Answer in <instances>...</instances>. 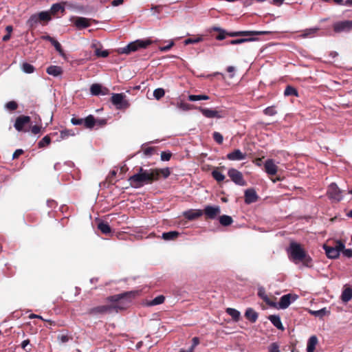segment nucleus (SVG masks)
Here are the masks:
<instances>
[{"mask_svg":"<svg viewBox=\"0 0 352 352\" xmlns=\"http://www.w3.org/2000/svg\"><path fill=\"white\" fill-rule=\"evenodd\" d=\"M138 294V292L136 291H131L110 296L107 297V301L114 302L115 304L97 306L89 309L87 313L91 316H98L111 313L112 311L118 312L119 311L124 310L129 307L131 300Z\"/></svg>","mask_w":352,"mask_h":352,"instance_id":"f257e3e1","label":"nucleus"},{"mask_svg":"<svg viewBox=\"0 0 352 352\" xmlns=\"http://www.w3.org/2000/svg\"><path fill=\"white\" fill-rule=\"evenodd\" d=\"M157 173L153 168L145 170L142 167L139 168L138 173L129 178L130 184L133 188H140L145 184H152L157 181Z\"/></svg>","mask_w":352,"mask_h":352,"instance_id":"f03ea898","label":"nucleus"},{"mask_svg":"<svg viewBox=\"0 0 352 352\" xmlns=\"http://www.w3.org/2000/svg\"><path fill=\"white\" fill-rule=\"evenodd\" d=\"M288 254L289 258L295 263L309 259V257L307 258L306 252L302 248L300 245L295 242L290 243L288 249Z\"/></svg>","mask_w":352,"mask_h":352,"instance_id":"7ed1b4c3","label":"nucleus"},{"mask_svg":"<svg viewBox=\"0 0 352 352\" xmlns=\"http://www.w3.org/2000/svg\"><path fill=\"white\" fill-rule=\"evenodd\" d=\"M52 19L48 12L43 11L38 14H32L27 21L26 25L30 29H34L38 23H47Z\"/></svg>","mask_w":352,"mask_h":352,"instance_id":"20e7f679","label":"nucleus"},{"mask_svg":"<svg viewBox=\"0 0 352 352\" xmlns=\"http://www.w3.org/2000/svg\"><path fill=\"white\" fill-rule=\"evenodd\" d=\"M151 44V41L150 40H137L135 41L130 43L124 47L120 48L118 52L120 54H129L131 52H135L140 48H146Z\"/></svg>","mask_w":352,"mask_h":352,"instance_id":"39448f33","label":"nucleus"},{"mask_svg":"<svg viewBox=\"0 0 352 352\" xmlns=\"http://www.w3.org/2000/svg\"><path fill=\"white\" fill-rule=\"evenodd\" d=\"M345 248V245L341 241H337L333 246H329L327 245H323V249L325 251V254L329 258L335 259L338 258L340 253L342 250Z\"/></svg>","mask_w":352,"mask_h":352,"instance_id":"423d86ee","label":"nucleus"},{"mask_svg":"<svg viewBox=\"0 0 352 352\" xmlns=\"http://www.w3.org/2000/svg\"><path fill=\"white\" fill-rule=\"evenodd\" d=\"M126 95L124 93L112 94L111 102L117 109H126L130 107L129 102L126 99Z\"/></svg>","mask_w":352,"mask_h":352,"instance_id":"0eeeda50","label":"nucleus"},{"mask_svg":"<svg viewBox=\"0 0 352 352\" xmlns=\"http://www.w3.org/2000/svg\"><path fill=\"white\" fill-rule=\"evenodd\" d=\"M265 34V32L262 31H236L227 32L226 30L221 29V41L223 40L227 36L231 37L235 36H258Z\"/></svg>","mask_w":352,"mask_h":352,"instance_id":"6e6552de","label":"nucleus"},{"mask_svg":"<svg viewBox=\"0 0 352 352\" xmlns=\"http://www.w3.org/2000/svg\"><path fill=\"white\" fill-rule=\"evenodd\" d=\"M327 193L332 201L339 202L343 199L342 192L336 183H331L329 186Z\"/></svg>","mask_w":352,"mask_h":352,"instance_id":"1a4fd4ad","label":"nucleus"},{"mask_svg":"<svg viewBox=\"0 0 352 352\" xmlns=\"http://www.w3.org/2000/svg\"><path fill=\"white\" fill-rule=\"evenodd\" d=\"M228 175L231 180L236 184L241 186L246 185V182L243 179V174L238 170L231 168L228 170Z\"/></svg>","mask_w":352,"mask_h":352,"instance_id":"9d476101","label":"nucleus"},{"mask_svg":"<svg viewBox=\"0 0 352 352\" xmlns=\"http://www.w3.org/2000/svg\"><path fill=\"white\" fill-rule=\"evenodd\" d=\"M298 298V296L292 295L290 294L283 295L280 297L278 302V307L281 309L287 308L290 304L294 302Z\"/></svg>","mask_w":352,"mask_h":352,"instance_id":"9b49d317","label":"nucleus"},{"mask_svg":"<svg viewBox=\"0 0 352 352\" xmlns=\"http://www.w3.org/2000/svg\"><path fill=\"white\" fill-rule=\"evenodd\" d=\"M352 30V21L346 20L338 21L333 24V30L336 32H349Z\"/></svg>","mask_w":352,"mask_h":352,"instance_id":"f8f14e48","label":"nucleus"},{"mask_svg":"<svg viewBox=\"0 0 352 352\" xmlns=\"http://www.w3.org/2000/svg\"><path fill=\"white\" fill-rule=\"evenodd\" d=\"M90 92L93 96H105L109 94V90L108 88L102 87L100 84L94 83L90 87Z\"/></svg>","mask_w":352,"mask_h":352,"instance_id":"ddd939ff","label":"nucleus"},{"mask_svg":"<svg viewBox=\"0 0 352 352\" xmlns=\"http://www.w3.org/2000/svg\"><path fill=\"white\" fill-rule=\"evenodd\" d=\"M30 121L31 119L30 116H20L16 118L14 126L18 131H22L24 126L29 124Z\"/></svg>","mask_w":352,"mask_h":352,"instance_id":"4468645a","label":"nucleus"},{"mask_svg":"<svg viewBox=\"0 0 352 352\" xmlns=\"http://www.w3.org/2000/svg\"><path fill=\"white\" fill-rule=\"evenodd\" d=\"M91 21H94V20L85 17L77 16L75 18L74 23L78 29H83L89 27L91 25Z\"/></svg>","mask_w":352,"mask_h":352,"instance_id":"2eb2a0df","label":"nucleus"},{"mask_svg":"<svg viewBox=\"0 0 352 352\" xmlns=\"http://www.w3.org/2000/svg\"><path fill=\"white\" fill-rule=\"evenodd\" d=\"M265 171L269 175H275L278 171V166L272 159H268L264 163Z\"/></svg>","mask_w":352,"mask_h":352,"instance_id":"dca6fc26","label":"nucleus"},{"mask_svg":"<svg viewBox=\"0 0 352 352\" xmlns=\"http://www.w3.org/2000/svg\"><path fill=\"white\" fill-rule=\"evenodd\" d=\"M226 158L230 161H241L246 158V154L239 149H235L227 154Z\"/></svg>","mask_w":352,"mask_h":352,"instance_id":"f3484780","label":"nucleus"},{"mask_svg":"<svg viewBox=\"0 0 352 352\" xmlns=\"http://www.w3.org/2000/svg\"><path fill=\"white\" fill-rule=\"evenodd\" d=\"M258 195L253 188H248L245 191V202L248 204L254 203L258 200Z\"/></svg>","mask_w":352,"mask_h":352,"instance_id":"a211bd4d","label":"nucleus"},{"mask_svg":"<svg viewBox=\"0 0 352 352\" xmlns=\"http://www.w3.org/2000/svg\"><path fill=\"white\" fill-rule=\"evenodd\" d=\"M219 212V207H214L211 206H207L203 210V214L204 213L206 219H213L216 217Z\"/></svg>","mask_w":352,"mask_h":352,"instance_id":"6ab92c4d","label":"nucleus"},{"mask_svg":"<svg viewBox=\"0 0 352 352\" xmlns=\"http://www.w3.org/2000/svg\"><path fill=\"white\" fill-rule=\"evenodd\" d=\"M185 218L188 220H195L203 215L202 210L191 209L184 212Z\"/></svg>","mask_w":352,"mask_h":352,"instance_id":"aec40b11","label":"nucleus"},{"mask_svg":"<svg viewBox=\"0 0 352 352\" xmlns=\"http://www.w3.org/2000/svg\"><path fill=\"white\" fill-rule=\"evenodd\" d=\"M46 72L49 75L56 77L63 74V69L60 66L50 65L47 68Z\"/></svg>","mask_w":352,"mask_h":352,"instance_id":"412c9836","label":"nucleus"},{"mask_svg":"<svg viewBox=\"0 0 352 352\" xmlns=\"http://www.w3.org/2000/svg\"><path fill=\"white\" fill-rule=\"evenodd\" d=\"M309 313L315 317L322 318L324 316H329L330 314V310L326 307H324L316 311L309 309Z\"/></svg>","mask_w":352,"mask_h":352,"instance_id":"4be33fe9","label":"nucleus"},{"mask_svg":"<svg viewBox=\"0 0 352 352\" xmlns=\"http://www.w3.org/2000/svg\"><path fill=\"white\" fill-rule=\"evenodd\" d=\"M269 320L272 324L278 329L283 330L284 327L280 320V318L278 315H271L269 316Z\"/></svg>","mask_w":352,"mask_h":352,"instance_id":"5701e85b","label":"nucleus"},{"mask_svg":"<svg viewBox=\"0 0 352 352\" xmlns=\"http://www.w3.org/2000/svg\"><path fill=\"white\" fill-rule=\"evenodd\" d=\"M245 317L251 322H255L258 318V314L252 308H248L245 312Z\"/></svg>","mask_w":352,"mask_h":352,"instance_id":"b1692460","label":"nucleus"},{"mask_svg":"<svg viewBox=\"0 0 352 352\" xmlns=\"http://www.w3.org/2000/svg\"><path fill=\"white\" fill-rule=\"evenodd\" d=\"M318 343V338L316 336H311L307 342V352H314L316 346Z\"/></svg>","mask_w":352,"mask_h":352,"instance_id":"393cba45","label":"nucleus"},{"mask_svg":"<svg viewBox=\"0 0 352 352\" xmlns=\"http://www.w3.org/2000/svg\"><path fill=\"white\" fill-rule=\"evenodd\" d=\"M179 236L177 231H170L162 233V238L165 241H174Z\"/></svg>","mask_w":352,"mask_h":352,"instance_id":"a878e982","label":"nucleus"},{"mask_svg":"<svg viewBox=\"0 0 352 352\" xmlns=\"http://www.w3.org/2000/svg\"><path fill=\"white\" fill-rule=\"evenodd\" d=\"M96 124V120L92 115H89L83 119V125L85 128L91 129Z\"/></svg>","mask_w":352,"mask_h":352,"instance_id":"bb28decb","label":"nucleus"},{"mask_svg":"<svg viewBox=\"0 0 352 352\" xmlns=\"http://www.w3.org/2000/svg\"><path fill=\"white\" fill-rule=\"evenodd\" d=\"M256 39L254 38H236V39H232L228 42H226L223 43L222 45H238L241 44L245 42H250V41H254Z\"/></svg>","mask_w":352,"mask_h":352,"instance_id":"cd10ccee","label":"nucleus"},{"mask_svg":"<svg viewBox=\"0 0 352 352\" xmlns=\"http://www.w3.org/2000/svg\"><path fill=\"white\" fill-rule=\"evenodd\" d=\"M226 313L232 317L234 322H238L241 318V313L234 308H227Z\"/></svg>","mask_w":352,"mask_h":352,"instance_id":"c85d7f7f","label":"nucleus"},{"mask_svg":"<svg viewBox=\"0 0 352 352\" xmlns=\"http://www.w3.org/2000/svg\"><path fill=\"white\" fill-rule=\"evenodd\" d=\"M98 228L102 234H109L111 232V228L107 222L100 221L98 224Z\"/></svg>","mask_w":352,"mask_h":352,"instance_id":"c756f323","label":"nucleus"},{"mask_svg":"<svg viewBox=\"0 0 352 352\" xmlns=\"http://www.w3.org/2000/svg\"><path fill=\"white\" fill-rule=\"evenodd\" d=\"M341 299L343 302H347L352 299V289L345 288L341 295Z\"/></svg>","mask_w":352,"mask_h":352,"instance_id":"7c9ffc66","label":"nucleus"},{"mask_svg":"<svg viewBox=\"0 0 352 352\" xmlns=\"http://www.w3.org/2000/svg\"><path fill=\"white\" fill-rule=\"evenodd\" d=\"M153 170H155L157 173V180L160 179V177L162 176L164 178H167L170 175V171L168 168H153Z\"/></svg>","mask_w":352,"mask_h":352,"instance_id":"2f4dec72","label":"nucleus"},{"mask_svg":"<svg viewBox=\"0 0 352 352\" xmlns=\"http://www.w3.org/2000/svg\"><path fill=\"white\" fill-rule=\"evenodd\" d=\"M318 30L319 28L318 27L305 29V30H303L301 36L303 38L313 37L315 36V34L317 33Z\"/></svg>","mask_w":352,"mask_h":352,"instance_id":"473e14b6","label":"nucleus"},{"mask_svg":"<svg viewBox=\"0 0 352 352\" xmlns=\"http://www.w3.org/2000/svg\"><path fill=\"white\" fill-rule=\"evenodd\" d=\"M58 12L62 13L65 12L64 6H61L60 3H54L52 6L50 8V11L48 12L51 15H56Z\"/></svg>","mask_w":352,"mask_h":352,"instance_id":"72a5a7b5","label":"nucleus"},{"mask_svg":"<svg viewBox=\"0 0 352 352\" xmlns=\"http://www.w3.org/2000/svg\"><path fill=\"white\" fill-rule=\"evenodd\" d=\"M50 143H51L50 137L49 135H45L38 142V148H44V147L50 145Z\"/></svg>","mask_w":352,"mask_h":352,"instance_id":"f704fd0d","label":"nucleus"},{"mask_svg":"<svg viewBox=\"0 0 352 352\" xmlns=\"http://www.w3.org/2000/svg\"><path fill=\"white\" fill-rule=\"evenodd\" d=\"M199 344V338L198 337H194L192 339V345L188 350L180 349L179 352H194L195 348Z\"/></svg>","mask_w":352,"mask_h":352,"instance_id":"c9c22d12","label":"nucleus"},{"mask_svg":"<svg viewBox=\"0 0 352 352\" xmlns=\"http://www.w3.org/2000/svg\"><path fill=\"white\" fill-rule=\"evenodd\" d=\"M284 95L285 96H298V91L294 87L289 85V86L286 87V88L284 91Z\"/></svg>","mask_w":352,"mask_h":352,"instance_id":"e433bc0d","label":"nucleus"},{"mask_svg":"<svg viewBox=\"0 0 352 352\" xmlns=\"http://www.w3.org/2000/svg\"><path fill=\"white\" fill-rule=\"evenodd\" d=\"M201 111L207 118H214L217 116L218 114V111L208 109H201Z\"/></svg>","mask_w":352,"mask_h":352,"instance_id":"4c0bfd02","label":"nucleus"},{"mask_svg":"<svg viewBox=\"0 0 352 352\" xmlns=\"http://www.w3.org/2000/svg\"><path fill=\"white\" fill-rule=\"evenodd\" d=\"M21 68L23 72L26 74H32L34 72L35 69L34 67L28 63H23L22 64Z\"/></svg>","mask_w":352,"mask_h":352,"instance_id":"58836bf2","label":"nucleus"},{"mask_svg":"<svg viewBox=\"0 0 352 352\" xmlns=\"http://www.w3.org/2000/svg\"><path fill=\"white\" fill-rule=\"evenodd\" d=\"M165 297L163 295L158 296L153 298L150 302L149 305L151 306L157 305L163 303L164 302Z\"/></svg>","mask_w":352,"mask_h":352,"instance_id":"ea45409f","label":"nucleus"},{"mask_svg":"<svg viewBox=\"0 0 352 352\" xmlns=\"http://www.w3.org/2000/svg\"><path fill=\"white\" fill-rule=\"evenodd\" d=\"M60 138L65 139L69 136H74L75 135L74 131L72 129H64L60 131Z\"/></svg>","mask_w":352,"mask_h":352,"instance_id":"a19ab883","label":"nucleus"},{"mask_svg":"<svg viewBox=\"0 0 352 352\" xmlns=\"http://www.w3.org/2000/svg\"><path fill=\"white\" fill-rule=\"evenodd\" d=\"M209 97L207 95H189L188 100L190 101H197L201 100H208Z\"/></svg>","mask_w":352,"mask_h":352,"instance_id":"79ce46f5","label":"nucleus"},{"mask_svg":"<svg viewBox=\"0 0 352 352\" xmlns=\"http://www.w3.org/2000/svg\"><path fill=\"white\" fill-rule=\"evenodd\" d=\"M165 91L162 88H157L153 91V96L156 100H160L164 96Z\"/></svg>","mask_w":352,"mask_h":352,"instance_id":"37998d69","label":"nucleus"},{"mask_svg":"<svg viewBox=\"0 0 352 352\" xmlns=\"http://www.w3.org/2000/svg\"><path fill=\"white\" fill-rule=\"evenodd\" d=\"M232 223V219L228 215H221V226H228Z\"/></svg>","mask_w":352,"mask_h":352,"instance_id":"c03bdc74","label":"nucleus"},{"mask_svg":"<svg viewBox=\"0 0 352 352\" xmlns=\"http://www.w3.org/2000/svg\"><path fill=\"white\" fill-rule=\"evenodd\" d=\"M177 107L183 111H188L192 109V105L186 102H180L177 104Z\"/></svg>","mask_w":352,"mask_h":352,"instance_id":"a18cd8bd","label":"nucleus"},{"mask_svg":"<svg viewBox=\"0 0 352 352\" xmlns=\"http://www.w3.org/2000/svg\"><path fill=\"white\" fill-rule=\"evenodd\" d=\"M21 346L23 349H24L27 352L30 351L32 349V346L30 343L29 339L23 340L21 344Z\"/></svg>","mask_w":352,"mask_h":352,"instance_id":"49530a36","label":"nucleus"},{"mask_svg":"<svg viewBox=\"0 0 352 352\" xmlns=\"http://www.w3.org/2000/svg\"><path fill=\"white\" fill-rule=\"evenodd\" d=\"M276 111L274 108V107L272 106V107H268L267 108H265L264 109V113L266 115V116H273L274 115L276 114Z\"/></svg>","mask_w":352,"mask_h":352,"instance_id":"de8ad7c7","label":"nucleus"},{"mask_svg":"<svg viewBox=\"0 0 352 352\" xmlns=\"http://www.w3.org/2000/svg\"><path fill=\"white\" fill-rule=\"evenodd\" d=\"M6 107L10 111H14L17 109L18 104L15 101H10L6 104Z\"/></svg>","mask_w":352,"mask_h":352,"instance_id":"09e8293b","label":"nucleus"},{"mask_svg":"<svg viewBox=\"0 0 352 352\" xmlns=\"http://www.w3.org/2000/svg\"><path fill=\"white\" fill-rule=\"evenodd\" d=\"M201 37H197V38H188L187 39H186L184 41V44L185 45H189V44H194V43H197L199 42H200L201 41Z\"/></svg>","mask_w":352,"mask_h":352,"instance_id":"8fccbe9b","label":"nucleus"},{"mask_svg":"<svg viewBox=\"0 0 352 352\" xmlns=\"http://www.w3.org/2000/svg\"><path fill=\"white\" fill-rule=\"evenodd\" d=\"M5 266L6 267V271L5 272V274L8 277H12L14 276V272L11 269V265L8 263H6L5 264Z\"/></svg>","mask_w":352,"mask_h":352,"instance_id":"3c124183","label":"nucleus"},{"mask_svg":"<svg viewBox=\"0 0 352 352\" xmlns=\"http://www.w3.org/2000/svg\"><path fill=\"white\" fill-rule=\"evenodd\" d=\"M52 45L55 47L56 50L60 54H63V50L62 49V46L58 41L56 39L53 41Z\"/></svg>","mask_w":352,"mask_h":352,"instance_id":"603ef678","label":"nucleus"},{"mask_svg":"<svg viewBox=\"0 0 352 352\" xmlns=\"http://www.w3.org/2000/svg\"><path fill=\"white\" fill-rule=\"evenodd\" d=\"M269 352H280L279 346L277 343L273 342L268 347Z\"/></svg>","mask_w":352,"mask_h":352,"instance_id":"864d4df0","label":"nucleus"},{"mask_svg":"<svg viewBox=\"0 0 352 352\" xmlns=\"http://www.w3.org/2000/svg\"><path fill=\"white\" fill-rule=\"evenodd\" d=\"M171 156H172V153H170V152L162 151L161 153V160L162 161H168V160H170Z\"/></svg>","mask_w":352,"mask_h":352,"instance_id":"5fc2aeb1","label":"nucleus"},{"mask_svg":"<svg viewBox=\"0 0 352 352\" xmlns=\"http://www.w3.org/2000/svg\"><path fill=\"white\" fill-rule=\"evenodd\" d=\"M226 72L228 74V77L232 78L235 75L236 69L233 66H229L227 67Z\"/></svg>","mask_w":352,"mask_h":352,"instance_id":"6e6d98bb","label":"nucleus"},{"mask_svg":"<svg viewBox=\"0 0 352 352\" xmlns=\"http://www.w3.org/2000/svg\"><path fill=\"white\" fill-rule=\"evenodd\" d=\"M109 52L107 50L101 51L99 49L96 50V55L98 57H107L109 56Z\"/></svg>","mask_w":352,"mask_h":352,"instance_id":"4d7b16f0","label":"nucleus"},{"mask_svg":"<svg viewBox=\"0 0 352 352\" xmlns=\"http://www.w3.org/2000/svg\"><path fill=\"white\" fill-rule=\"evenodd\" d=\"M155 151V147H147L144 150V154L146 156H151Z\"/></svg>","mask_w":352,"mask_h":352,"instance_id":"13d9d810","label":"nucleus"},{"mask_svg":"<svg viewBox=\"0 0 352 352\" xmlns=\"http://www.w3.org/2000/svg\"><path fill=\"white\" fill-rule=\"evenodd\" d=\"M212 176L218 183H220V170L219 168H217L214 170H213Z\"/></svg>","mask_w":352,"mask_h":352,"instance_id":"bf43d9fd","label":"nucleus"},{"mask_svg":"<svg viewBox=\"0 0 352 352\" xmlns=\"http://www.w3.org/2000/svg\"><path fill=\"white\" fill-rule=\"evenodd\" d=\"M174 45V42L170 41V43L166 46H160L159 47L161 52H167Z\"/></svg>","mask_w":352,"mask_h":352,"instance_id":"052dcab7","label":"nucleus"},{"mask_svg":"<svg viewBox=\"0 0 352 352\" xmlns=\"http://www.w3.org/2000/svg\"><path fill=\"white\" fill-rule=\"evenodd\" d=\"M71 122L74 125H81V124H83V119L82 118H72V120H71Z\"/></svg>","mask_w":352,"mask_h":352,"instance_id":"680f3d73","label":"nucleus"},{"mask_svg":"<svg viewBox=\"0 0 352 352\" xmlns=\"http://www.w3.org/2000/svg\"><path fill=\"white\" fill-rule=\"evenodd\" d=\"M23 153H24V151L23 149H21V148L16 149L12 155V159L13 160L17 159L20 155H23Z\"/></svg>","mask_w":352,"mask_h":352,"instance_id":"e2e57ef3","label":"nucleus"},{"mask_svg":"<svg viewBox=\"0 0 352 352\" xmlns=\"http://www.w3.org/2000/svg\"><path fill=\"white\" fill-rule=\"evenodd\" d=\"M344 256L347 258H352V249H345L341 250Z\"/></svg>","mask_w":352,"mask_h":352,"instance_id":"0e129e2a","label":"nucleus"},{"mask_svg":"<svg viewBox=\"0 0 352 352\" xmlns=\"http://www.w3.org/2000/svg\"><path fill=\"white\" fill-rule=\"evenodd\" d=\"M41 126H38V125H34L33 126H32L31 128V132L34 134V135H36L38 133H39L41 131Z\"/></svg>","mask_w":352,"mask_h":352,"instance_id":"69168bd1","label":"nucleus"},{"mask_svg":"<svg viewBox=\"0 0 352 352\" xmlns=\"http://www.w3.org/2000/svg\"><path fill=\"white\" fill-rule=\"evenodd\" d=\"M58 339L62 342L65 343L69 340V337L67 335H59Z\"/></svg>","mask_w":352,"mask_h":352,"instance_id":"338daca9","label":"nucleus"},{"mask_svg":"<svg viewBox=\"0 0 352 352\" xmlns=\"http://www.w3.org/2000/svg\"><path fill=\"white\" fill-rule=\"evenodd\" d=\"M41 39L44 41H50L51 43L53 42V41L55 40L53 37L49 36V35H44L41 36Z\"/></svg>","mask_w":352,"mask_h":352,"instance_id":"774afa93","label":"nucleus"}]
</instances>
